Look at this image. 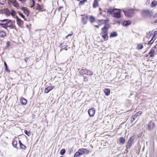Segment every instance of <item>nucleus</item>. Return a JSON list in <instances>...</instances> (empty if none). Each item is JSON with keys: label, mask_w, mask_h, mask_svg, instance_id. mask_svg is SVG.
Here are the masks:
<instances>
[{"label": "nucleus", "mask_w": 157, "mask_h": 157, "mask_svg": "<svg viewBox=\"0 0 157 157\" xmlns=\"http://www.w3.org/2000/svg\"><path fill=\"white\" fill-rule=\"evenodd\" d=\"M113 15L114 17L118 18H120L121 17V14L120 12L114 13Z\"/></svg>", "instance_id": "12"}, {"label": "nucleus", "mask_w": 157, "mask_h": 157, "mask_svg": "<svg viewBox=\"0 0 157 157\" xmlns=\"http://www.w3.org/2000/svg\"><path fill=\"white\" fill-rule=\"evenodd\" d=\"M21 10L23 11L25 14L27 16H28L29 14V12L28 10L25 7H22L21 8Z\"/></svg>", "instance_id": "13"}, {"label": "nucleus", "mask_w": 157, "mask_h": 157, "mask_svg": "<svg viewBox=\"0 0 157 157\" xmlns=\"http://www.w3.org/2000/svg\"><path fill=\"white\" fill-rule=\"evenodd\" d=\"M5 13L7 16H9L10 15V12L9 10L6 11Z\"/></svg>", "instance_id": "42"}, {"label": "nucleus", "mask_w": 157, "mask_h": 157, "mask_svg": "<svg viewBox=\"0 0 157 157\" xmlns=\"http://www.w3.org/2000/svg\"><path fill=\"white\" fill-rule=\"evenodd\" d=\"M123 12L125 16L127 17H131L132 16L133 14V11L131 10L129 11H125L123 10Z\"/></svg>", "instance_id": "7"}, {"label": "nucleus", "mask_w": 157, "mask_h": 157, "mask_svg": "<svg viewBox=\"0 0 157 157\" xmlns=\"http://www.w3.org/2000/svg\"><path fill=\"white\" fill-rule=\"evenodd\" d=\"M81 155L80 154V153L79 152V151H78V152H76L75 154L74 157H78Z\"/></svg>", "instance_id": "31"}, {"label": "nucleus", "mask_w": 157, "mask_h": 157, "mask_svg": "<svg viewBox=\"0 0 157 157\" xmlns=\"http://www.w3.org/2000/svg\"><path fill=\"white\" fill-rule=\"evenodd\" d=\"M17 141L16 140H13L12 142V144L14 147L17 148Z\"/></svg>", "instance_id": "26"}, {"label": "nucleus", "mask_w": 157, "mask_h": 157, "mask_svg": "<svg viewBox=\"0 0 157 157\" xmlns=\"http://www.w3.org/2000/svg\"><path fill=\"white\" fill-rule=\"evenodd\" d=\"M55 87L54 86H48L45 89L44 92L48 93L50 91L53 89Z\"/></svg>", "instance_id": "11"}, {"label": "nucleus", "mask_w": 157, "mask_h": 157, "mask_svg": "<svg viewBox=\"0 0 157 157\" xmlns=\"http://www.w3.org/2000/svg\"><path fill=\"white\" fill-rule=\"evenodd\" d=\"M90 22L92 23L95 20V18L91 16L90 17Z\"/></svg>", "instance_id": "32"}, {"label": "nucleus", "mask_w": 157, "mask_h": 157, "mask_svg": "<svg viewBox=\"0 0 157 157\" xmlns=\"http://www.w3.org/2000/svg\"><path fill=\"white\" fill-rule=\"evenodd\" d=\"M18 13L19 14L20 16H21L22 18L24 19L25 20H26V19L25 18V16L22 14L19 11L18 12Z\"/></svg>", "instance_id": "40"}, {"label": "nucleus", "mask_w": 157, "mask_h": 157, "mask_svg": "<svg viewBox=\"0 0 157 157\" xmlns=\"http://www.w3.org/2000/svg\"><path fill=\"white\" fill-rule=\"evenodd\" d=\"M154 22L155 23H157V19Z\"/></svg>", "instance_id": "57"}, {"label": "nucleus", "mask_w": 157, "mask_h": 157, "mask_svg": "<svg viewBox=\"0 0 157 157\" xmlns=\"http://www.w3.org/2000/svg\"><path fill=\"white\" fill-rule=\"evenodd\" d=\"M155 127L154 123L152 121H150L147 125V129L149 131L153 130Z\"/></svg>", "instance_id": "4"}, {"label": "nucleus", "mask_w": 157, "mask_h": 157, "mask_svg": "<svg viewBox=\"0 0 157 157\" xmlns=\"http://www.w3.org/2000/svg\"><path fill=\"white\" fill-rule=\"evenodd\" d=\"M102 37L103 38L105 41H106L108 39V34L101 35Z\"/></svg>", "instance_id": "24"}, {"label": "nucleus", "mask_w": 157, "mask_h": 157, "mask_svg": "<svg viewBox=\"0 0 157 157\" xmlns=\"http://www.w3.org/2000/svg\"><path fill=\"white\" fill-rule=\"evenodd\" d=\"M21 104L23 105H25L27 103V101L23 97H21L20 100Z\"/></svg>", "instance_id": "16"}, {"label": "nucleus", "mask_w": 157, "mask_h": 157, "mask_svg": "<svg viewBox=\"0 0 157 157\" xmlns=\"http://www.w3.org/2000/svg\"><path fill=\"white\" fill-rule=\"evenodd\" d=\"M62 8V7H59V8L58 9V10H59V11L60 10V9L61 8Z\"/></svg>", "instance_id": "52"}, {"label": "nucleus", "mask_w": 157, "mask_h": 157, "mask_svg": "<svg viewBox=\"0 0 157 157\" xmlns=\"http://www.w3.org/2000/svg\"><path fill=\"white\" fill-rule=\"evenodd\" d=\"M5 70L8 72H10V71L9 70L7 67H5Z\"/></svg>", "instance_id": "49"}, {"label": "nucleus", "mask_w": 157, "mask_h": 157, "mask_svg": "<svg viewBox=\"0 0 157 157\" xmlns=\"http://www.w3.org/2000/svg\"><path fill=\"white\" fill-rule=\"evenodd\" d=\"M72 35V34H70L69 35H68L67 36L66 38H67L68 36H71Z\"/></svg>", "instance_id": "54"}, {"label": "nucleus", "mask_w": 157, "mask_h": 157, "mask_svg": "<svg viewBox=\"0 0 157 157\" xmlns=\"http://www.w3.org/2000/svg\"><path fill=\"white\" fill-rule=\"evenodd\" d=\"M134 136H132L129 139L128 141L127 144L126 146L127 149H130V147L134 143Z\"/></svg>", "instance_id": "2"}, {"label": "nucleus", "mask_w": 157, "mask_h": 157, "mask_svg": "<svg viewBox=\"0 0 157 157\" xmlns=\"http://www.w3.org/2000/svg\"><path fill=\"white\" fill-rule=\"evenodd\" d=\"M29 57H26L25 59V63H27L29 59Z\"/></svg>", "instance_id": "47"}, {"label": "nucleus", "mask_w": 157, "mask_h": 157, "mask_svg": "<svg viewBox=\"0 0 157 157\" xmlns=\"http://www.w3.org/2000/svg\"><path fill=\"white\" fill-rule=\"evenodd\" d=\"M88 18V17L87 15H83L82 18V21L83 25H85L87 23V21Z\"/></svg>", "instance_id": "9"}, {"label": "nucleus", "mask_w": 157, "mask_h": 157, "mask_svg": "<svg viewBox=\"0 0 157 157\" xmlns=\"http://www.w3.org/2000/svg\"><path fill=\"white\" fill-rule=\"evenodd\" d=\"M101 13H99V14L101 15Z\"/></svg>", "instance_id": "60"}, {"label": "nucleus", "mask_w": 157, "mask_h": 157, "mask_svg": "<svg viewBox=\"0 0 157 157\" xmlns=\"http://www.w3.org/2000/svg\"><path fill=\"white\" fill-rule=\"evenodd\" d=\"M6 36V34L5 32L2 31H0V37H4Z\"/></svg>", "instance_id": "22"}, {"label": "nucleus", "mask_w": 157, "mask_h": 157, "mask_svg": "<svg viewBox=\"0 0 157 157\" xmlns=\"http://www.w3.org/2000/svg\"><path fill=\"white\" fill-rule=\"evenodd\" d=\"M13 4L14 6L16 7H18L19 6L18 3L16 1H13Z\"/></svg>", "instance_id": "29"}, {"label": "nucleus", "mask_w": 157, "mask_h": 157, "mask_svg": "<svg viewBox=\"0 0 157 157\" xmlns=\"http://www.w3.org/2000/svg\"><path fill=\"white\" fill-rule=\"evenodd\" d=\"M67 45H65L62 47L60 51H61L62 50H67Z\"/></svg>", "instance_id": "33"}, {"label": "nucleus", "mask_w": 157, "mask_h": 157, "mask_svg": "<svg viewBox=\"0 0 157 157\" xmlns=\"http://www.w3.org/2000/svg\"><path fill=\"white\" fill-rule=\"evenodd\" d=\"M87 0H83L82 1H80V2L79 3V5H83L84 3L86 2Z\"/></svg>", "instance_id": "34"}, {"label": "nucleus", "mask_w": 157, "mask_h": 157, "mask_svg": "<svg viewBox=\"0 0 157 157\" xmlns=\"http://www.w3.org/2000/svg\"><path fill=\"white\" fill-rule=\"evenodd\" d=\"M120 143L121 144H124L125 142V140L123 137H121L119 139Z\"/></svg>", "instance_id": "25"}, {"label": "nucleus", "mask_w": 157, "mask_h": 157, "mask_svg": "<svg viewBox=\"0 0 157 157\" xmlns=\"http://www.w3.org/2000/svg\"><path fill=\"white\" fill-rule=\"evenodd\" d=\"M6 0H0V4L2 5H4L6 2Z\"/></svg>", "instance_id": "36"}, {"label": "nucleus", "mask_w": 157, "mask_h": 157, "mask_svg": "<svg viewBox=\"0 0 157 157\" xmlns=\"http://www.w3.org/2000/svg\"><path fill=\"white\" fill-rule=\"evenodd\" d=\"M17 23L19 26H20L23 24V22L21 19L19 18L17 16L16 17Z\"/></svg>", "instance_id": "10"}, {"label": "nucleus", "mask_w": 157, "mask_h": 157, "mask_svg": "<svg viewBox=\"0 0 157 157\" xmlns=\"http://www.w3.org/2000/svg\"><path fill=\"white\" fill-rule=\"evenodd\" d=\"M88 81L87 78L86 76L84 77V81L87 82Z\"/></svg>", "instance_id": "46"}, {"label": "nucleus", "mask_w": 157, "mask_h": 157, "mask_svg": "<svg viewBox=\"0 0 157 157\" xmlns=\"http://www.w3.org/2000/svg\"><path fill=\"white\" fill-rule=\"evenodd\" d=\"M65 152V150L64 149H62L60 151V154L61 155H63Z\"/></svg>", "instance_id": "37"}, {"label": "nucleus", "mask_w": 157, "mask_h": 157, "mask_svg": "<svg viewBox=\"0 0 157 157\" xmlns=\"http://www.w3.org/2000/svg\"><path fill=\"white\" fill-rule=\"evenodd\" d=\"M131 23L130 21H124L122 24V25L124 26H127L130 25Z\"/></svg>", "instance_id": "14"}, {"label": "nucleus", "mask_w": 157, "mask_h": 157, "mask_svg": "<svg viewBox=\"0 0 157 157\" xmlns=\"http://www.w3.org/2000/svg\"><path fill=\"white\" fill-rule=\"evenodd\" d=\"M154 39V38H152L148 42V44L149 45H151V44H152L154 42V40H153Z\"/></svg>", "instance_id": "39"}, {"label": "nucleus", "mask_w": 157, "mask_h": 157, "mask_svg": "<svg viewBox=\"0 0 157 157\" xmlns=\"http://www.w3.org/2000/svg\"><path fill=\"white\" fill-rule=\"evenodd\" d=\"M157 4V2L156 1H153L151 4V6L152 7H154L156 6Z\"/></svg>", "instance_id": "27"}, {"label": "nucleus", "mask_w": 157, "mask_h": 157, "mask_svg": "<svg viewBox=\"0 0 157 157\" xmlns=\"http://www.w3.org/2000/svg\"><path fill=\"white\" fill-rule=\"evenodd\" d=\"M142 113V112L141 111H139L135 114V115H137V117L139 115H141Z\"/></svg>", "instance_id": "44"}, {"label": "nucleus", "mask_w": 157, "mask_h": 157, "mask_svg": "<svg viewBox=\"0 0 157 157\" xmlns=\"http://www.w3.org/2000/svg\"><path fill=\"white\" fill-rule=\"evenodd\" d=\"M104 93L106 96H108L110 94V90L109 89H105L104 90Z\"/></svg>", "instance_id": "18"}, {"label": "nucleus", "mask_w": 157, "mask_h": 157, "mask_svg": "<svg viewBox=\"0 0 157 157\" xmlns=\"http://www.w3.org/2000/svg\"><path fill=\"white\" fill-rule=\"evenodd\" d=\"M115 10H120V9H115Z\"/></svg>", "instance_id": "58"}, {"label": "nucleus", "mask_w": 157, "mask_h": 157, "mask_svg": "<svg viewBox=\"0 0 157 157\" xmlns=\"http://www.w3.org/2000/svg\"><path fill=\"white\" fill-rule=\"evenodd\" d=\"M109 27L105 25L101 29V32L100 33L101 35L106 34H108Z\"/></svg>", "instance_id": "6"}, {"label": "nucleus", "mask_w": 157, "mask_h": 157, "mask_svg": "<svg viewBox=\"0 0 157 157\" xmlns=\"http://www.w3.org/2000/svg\"><path fill=\"white\" fill-rule=\"evenodd\" d=\"M115 10H112L111 9H109L108 10L107 12L109 13L110 14H112L113 12Z\"/></svg>", "instance_id": "35"}, {"label": "nucleus", "mask_w": 157, "mask_h": 157, "mask_svg": "<svg viewBox=\"0 0 157 157\" xmlns=\"http://www.w3.org/2000/svg\"><path fill=\"white\" fill-rule=\"evenodd\" d=\"M5 23H0V25L2 28H5L6 29H7V22H5Z\"/></svg>", "instance_id": "21"}, {"label": "nucleus", "mask_w": 157, "mask_h": 157, "mask_svg": "<svg viewBox=\"0 0 157 157\" xmlns=\"http://www.w3.org/2000/svg\"><path fill=\"white\" fill-rule=\"evenodd\" d=\"M0 21L2 22H7V28L8 27L10 29H12L13 28V24L11 23L12 22V20L8 19H5L3 20H1Z\"/></svg>", "instance_id": "3"}, {"label": "nucleus", "mask_w": 157, "mask_h": 157, "mask_svg": "<svg viewBox=\"0 0 157 157\" xmlns=\"http://www.w3.org/2000/svg\"><path fill=\"white\" fill-rule=\"evenodd\" d=\"M39 2L40 1V0H38Z\"/></svg>", "instance_id": "61"}, {"label": "nucleus", "mask_w": 157, "mask_h": 157, "mask_svg": "<svg viewBox=\"0 0 157 157\" xmlns=\"http://www.w3.org/2000/svg\"><path fill=\"white\" fill-rule=\"evenodd\" d=\"M155 51L153 49H151L149 53L150 57H153L154 56Z\"/></svg>", "instance_id": "23"}, {"label": "nucleus", "mask_w": 157, "mask_h": 157, "mask_svg": "<svg viewBox=\"0 0 157 157\" xmlns=\"http://www.w3.org/2000/svg\"><path fill=\"white\" fill-rule=\"evenodd\" d=\"M4 65H5V67H7V64L6 63L5 61L4 62Z\"/></svg>", "instance_id": "51"}, {"label": "nucleus", "mask_w": 157, "mask_h": 157, "mask_svg": "<svg viewBox=\"0 0 157 157\" xmlns=\"http://www.w3.org/2000/svg\"><path fill=\"white\" fill-rule=\"evenodd\" d=\"M88 114L89 116L91 117H93L95 113V110L94 109L92 108L89 110L88 111Z\"/></svg>", "instance_id": "8"}, {"label": "nucleus", "mask_w": 157, "mask_h": 157, "mask_svg": "<svg viewBox=\"0 0 157 157\" xmlns=\"http://www.w3.org/2000/svg\"><path fill=\"white\" fill-rule=\"evenodd\" d=\"M10 42H9V41L7 42L6 43V47H8L10 46Z\"/></svg>", "instance_id": "48"}, {"label": "nucleus", "mask_w": 157, "mask_h": 157, "mask_svg": "<svg viewBox=\"0 0 157 157\" xmlns=\"http://www.w3.org/2000/svg\"><path fill=\"white\" fill-rule=\"evenodd\" d=\"M20 145V147L22 149H23L24 150L26 148V147L22 143Z\"/></svg>", "instance_id": "38"}, {"label": "nucleus", "mask_w": 157, "mask_h": 157, "mask_svg": "<svg viewBox=\"0 0 157 157\" xmlns=\"http://www.w3.org/2000/svg\"><path fill=\"white\" fill-rule=\"evenodd\" d=\"M63 44V43H61L60 44H59V47H60L61 46H62V45Z\"/></svg>", "instance_id": "55"}, {"label": "nucleus", "mask_w": 157, "mask_h": 157, "mask_svg": "<svg viewBox=\"0 0 157 157\" xmlns=\"http://www.w3.org/2000/svg\"><path fill=\"white\" fill-rule=\"evenodd\" d=\"M143 47L144 46L142 44H138L137 46V49L139 50L142 49Z\"/></svg>", "instance_id": "28"}, {"label": "nucleus", "mask_w": 157, "mask_h": 157, "mask_svg": "<svg viewBox=\"0 0 157 157\" xmlns=\"http://www.w3.org/2000/svg\"><path fill=\"white\" fill-rule=\"evenodd\" d=\"M15 12L14 10H12V12H10V14L12 16H14L15 15Z\"/></svg>", "instance_id": "43"}, {"label": "nucleus", "mask_w": 157, "mask_h": 157, "mask_svg": "<svg viewBox=\"0 0 157 157\" xmlns=\"http://www.w3.org/2000/svg\"><path fill=\"white\" fill-rule=\"evenodd\" d=\"M137 117V115H135V114L133 116L131 121V123H132V122L135 120V118Z\"/></svg>", "instance_id": "30"}, {"label": "nucleus", "mask_w": 157, "mask_h": 157, "mask_svg": "<svg viewBox=\"0 0 157 157\" xmlns=\"http://www.w3.org/2000/svg\"><path fill=\"white\" fill-rule=\"evenodd\" d=\"M19 143L20 144V145L21 144H22V143L21 142V141L20 140H19Z\"/></svg>", "instance_id": "56"}, {"label": "nucleus", "mask_w": 157, "mask_h": 157, "mask_svg": "<svg viewBox=\"0 0 157 157\" xmlns=\"http://www.w3.org/2000/svg\"><path fill=\"white\" fill-rule=\"evenodd\" d=\"M79 73L81 75H86L91 76L93 75V72L92 71L86 69H81L79 71Z\"/></svg>", "instance_id": "1"}, {"label": "nucleus", "mask_w": 157, "mask_h": 157, "mask_svg": "<svg viewBox=\"0 0 157 157\" xmlns=\"http://www.w3.org/2000/svg\"><path fill=\"white\" fill-rule=\"evenodd\" d=\"M100 0H94L93 3V7L94 8H96L98 6V1Z\"/></svg>", "instance_id": "17"}, {"label": "nucleus", "mask_w": 157, "mask_h": 157, "mask_svg": "<svg viewBox=\"0 0 157 157\" xmlns=\"http://www.w3.org/2000/svg\"><path fill=\"white\" fill-rule=\"evenodd\" d=\"M24 132L26 135H27L28 136H29V134L30 133L29 132H28V131L26 130H25L24 131Z\"/></svg>", "instance_id": "41"}, {"label": "nucleus", "mask_w": 157, "mask_h": 157, "mask_svg": "<svg viewBox=\"0 0 157 157\" xmlns=\"http://www.w3.org/2000/svg\"><path fill=\"white\" fill-rule=\"evenodd\" d=\"M78 151H79V152L80 153V154L81 155H82L86 153V152L87 151V150L85 149L82 148L79 149L78 150Z\"/></svg>", "instance_id": "15"}, {"label": "nucleus", "mask_w": 157, "mask_h": 157, "mask_svg": "<svg viewBox=\"0 0 157 157\" xmlns=\"http://www.w3.org/2000/svg\"><path fill=\"white\" fill-rule=\"evenodd\" d=\"M94 26L95 27L97 28L98 29L99 27V25H95Z\"/></svg>", "instance_id": "53"}, {"label": "nucleus", "mask_w": 157, "mask_h": 157, "mask_svg": "<svg viewBox=\"0 0 157 157\" xmlns=\"http://www.w3.org/2000/svg\"><path fill=\"white\" fill-rule=\"evenodd\" d=\"M156 36H157V33H155L154 34V35L152 37V38H154V40H155L156 39Z\"/></svg>", "instance_id": "45"}, {"label": "nucleus", "mask_w": 157, "mask_h": 157, "mask_svg": "<svg viewBox=\"0 0 157 157\" xmlns=\"http://www.w3.org/2000/svg\"><path fill=\"white\" fill-rule=\"evenodd\" d=\"M28 27H29V26L28 25H26V27L28 28Z\"/></svg>", "instance_id": "59"}, {"label": "nucleus", "mask_w": 157, "mask_h": 157, "mask_svg": "<svg viewBox=\"0 0 157 157\" xmlns=\"http://www.w3.org/2000/svg\"><path fill=\"white\" fill-rule=\"evenodd\" d=\"M33 1V5L32 6V7L34 6L35 5V1L33 0H32Z\"/></svg>", "instance_id": "50"}, {"label": "nucleus", "mask_w": 157, "mask_h": 157, "mask_svg": "<svg viewBox=\"0 0 157 157\" xmlns=\"http://www.w3.org/2000/svg\"><path fill=\"white\" fill-rule=\"evenodd\" d=\"M117 33L116 32H114L111 33L109 37L110 38L114 37L117 36Z\"/></svg>", "instance_id": "20"}, {"label": "nucleus", "mask_w": 157, "mask_h": 157, "mask_svg": "<svg viewBox=\"0 0 157 157\" xmlns=\"http://www.w3.org/2000/svg\"><path fill=\"white\" fill-rule=\"evenodd\" d=\"M36 9L37 10H40V11H44V10H42L43 9V6H41L38 3L36 4Z\"/></svg>", "instance_id": "19"}, {"label": "nucleus", "mask_w": 157, "mask_h": 157, "mask_svg": "<svg viewBox=\"0 0 157 157\" xmlns=\"http://www.w3.org/2000/svg\"><path fill=\"white\" fill-rule=\"evenodd\" d=\"M143 15L145 17H151L152 15V13L150 10H144L142 12Z\"/></svg>", "instance_id": "5"}]
</instances>
